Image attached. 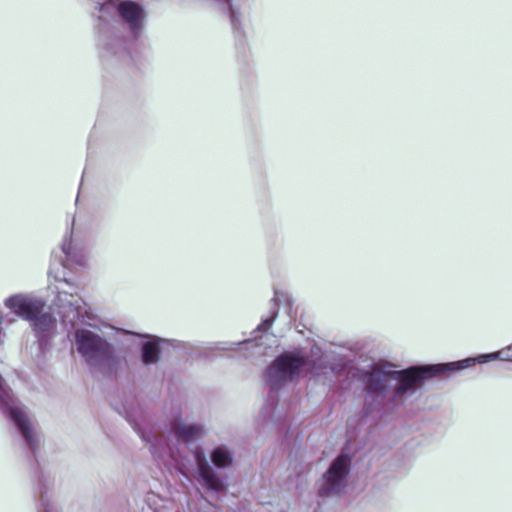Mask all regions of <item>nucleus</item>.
Here are the masks:
<instances>
[{
  "mask_svg": "<svg viewBox=\"0 0 512 512\" xmlns=\"http://www.w3.org/2000/svg\"><path fill=\"white\" fill-rule=\"evenodd\" d=\"M501 354L494 352L455 362L413 365L401 370L388 361L374 363L359 374L363 385V412L366 416L377 417L394 412L403 407L426 380L496 360Z\"/></svg>",
  "mask_w": 512,
  "mask_h": 512,
  "instance_id": "f257e3e1",
  "label": "nucleus"
},
{
  "mask_svg": "<svg viewBox=\"0 0 512 512\" xmlns=\"http://www.w3.org/2000/svg\"><path fill=\"white\" fill-rule=\"evenodd\" d=\"M100 59L106 67L132 64L129 42L142 36L148 18L140 0H87Z\"/></svg>",
  "mask_w": 512,
  "mask_h": 512,
  "instance_id": "f03ea898",
  "label": "nucleus"
},
{
  "mask_svg": "<svg viewBox=\"0 0 512 512\" xmlns=\"http://www.w3.org/2000/svg\"><path fill=\"white\" fill-rule=\"evenodd\" d=\"M130 424L141 440L148 445L157 463L168 465L176 461L178 449L171 444V437L174 436L177 444H185L192 453L195 462L194 477L197 482L210 492H219L224 489V480L217 473L219 469L224 468V445L216 446L208 459L203 447L198 444L205 433L201 424H186L176 419L170 423L168 433L144 429L135 421H130Z\"/></svg>",
  "mask_w": 512,
  "mask_h": 512,
  "instance_id": "7ed1b4c3",
  "label": "nucleus"
},
{
  "mask_svg": "<svg viewBox=\"0 0 512 512\" xmlns=\"http://www.w3.org/2000/svg\"><path fill=\"white\" fill-rule=\"evenodd\" d=\"M61 252L64 257L52 254L48 275L56 281L65 282L70 290H57L52 306L63 324L74 327L79 320L85 317L86 311H83L84 301L74 292L75 287L66 277L65 269H70L72 264L82 265L84 258L82 254L72 251L71 237L64 238L61 243Z\"/></svg>",
  "mask_w": 512,
  "mask_h": 512,
  "instance_id": "20e7f679",
  "label": "nucleus"
},
{
  "mask_svg": "<svg viewBox=\"0 0 512 512\" xmlns=\"http://www.w3.org/2000/svg\"><path fill=\"white\" fill-rule=\"evenodd\" d=\"M328 355L322 354L315 361H310L303 350L287 351L278 356L266 372L267 382L271 389H277L287 381L299 377L302 372L311 376L327 373Z\"/></svg>",
  "mask_w": 512,
  "mask_h": 512,
  "instance_id": "39448f33",
  "label": "nucleus"
},
{
  "mask_svg": "<svg viewBox=\"0 0 512 512\" xmlns=\"http://www.w3.org/2000/svg\"><path fill=\"white\" fill-rule=\"evenodd\" d=\"M73 337L76 351L87 365L104 374L111 375L116 371V349L109 340L86 328H76Z\"/></svg>",
  "mask_w": 512,
  "mask_h": 512,
  "instance_id": "423d86ee",
  "label": "nucleus"
},
{
  "mask_svg": "<svg viewBox=\"0 0 512 512\" xmlns=\"http://www.w3.org/2000/svg\"><path fill=\"white\" fill-rule=\"evenodd\" d=\"M0 410L15 427L22 438L28 453L37 462V451L39 448L38 436L30 423V419L21 407L20 402L14 397L10 387L0 375Z\"/></svg>",
  "mask_w": 512,
  "mask_h": 512,
  "instance_id": "0eeeda50",
  "label": "nucleus"
},
{
  "mask_svg": "<svg viewBox=\"0 0 512 512\" xmlns=\"http://www.w3.org/2000/svg\"><path fill=\"white\" fill-rule=\"evenodd\" d=\"M352 456L342 452L334 458L327 470L317 481V494L319 497H337L347 488L351 471Z\"/></svg>",
  "mask_w": 512,
  "mask_h": 512,
  "instance_id": "6e6552de",
  "label": "nucleus"
},
{
  "mask_svg": "<svg viewBox=\"0 0 512 512\" xmlns=\"http://www.w3.org/2000/svg\"><path fill=\"white\" fill-rule=\"evenodd\" d=\"M229 5V25L235 45L239 48L248 46V28L251 19L248 11L247 0H226Z\"/></svg>",
  "mask_w": 512,
  "mask_h": 512,
  "instance_id": "1a4fd4ad",
  "label": "nucleus"
},
{
  "mask_svg": "<svg viewBox=\"0 0 512 512\" xmlns=\"http://www.w3.org/2000/svg\"><path fill=\"white\" fill-rule=\"evenodd\" d=\"M4 305L19 318L32 322L45 312L46 301L30 294H14L4 300Z\"/></svg>",
  "mask_w": 512,
  "mask_h": 512,
  "instance_id": "9d476101",
  "label": "nucleus"
},
{
  "mask_svg": "<svg viewBox=\"0 0 512 512\" xmlns=\"http://www.w3.org/2000/svg\"><path fill=\"white\" fill-rule=\"evenodd\" d=\"M38 349L45 355L52 347L53 339L57 334V319L52 312L45 311L29 323Z\"/></svg>",
  "mask_w": 512,
  "mask_h": 512,
  "instance_id": "9b49d317",
  "label": "nucleus"
},
{
  "mask_svg": "<svg viewBox=\"0 0 512 512\" xmlns=\"http://www.w3.org/2000/svg\"><path fill=\"white\" fill-rule=\"evenodd\" d=\"M136 336L143 340L139 344L140 361L144 366L155 365L161 358V344L170 342L174 348H192L189 343L178 340H168L160 338L156 335L135 333Z\"/></svg>",
  "mask_w": 512,
  "mask_h": 512,
  "instance_id": "f8f14e48",
  "label": "nucleus"
},
{
  "mask_svg": "<svg viewBox=\"0 0 512 512\" xmlns=\"http://www.w3.org/2000/svg\"><path fill=\"white\" fill-rule=\"evenodd\" d=\"M278 310L279 302L275 296L270 301L269 315L262 319L261 323L256 328V332H267L278 316Z\"/></svg>",
  "mask_w": 512,
  "mask_h": 512,
  "instance_id": "ddd939ff",
  "label": "nucleus"
},
{
  "mask_svg": "<svg viewBox=\"0 0 512 512\" xmlns=\"http://www.w3.org/2000/svg\"><path fill=\"white\" fill-rule=\"evenodd\" d=\"M271 409H272V408H268V407H266V408H265V411L261 412L260 417H262V418H263V422H264V421H266V419H267V418H269V419L271 418V415H270V413H271Z\"/></svg>",
  "mask_w": 512,
  "mask_h": 512,
  "instance_id": "4468645a",
  "label": "nucleus"
},
{
  "mask_svg": "<svg viewBox=\"0 0 512 512\" xmlns=\"http://www.w3.org/2000/svg\"><path fill=\"white\" fill-rule=\"evenodd\" d=\"M225 458H226V467H227L232 462V456H231V454L227 450H226Z\"/></svg>",
  "mask_w": 512,
  "mask_h": 512,
  "instance_id": "2eb2a0df",
  "label": "nucleus"
},
{
  "mask_svg": "<svg viewBox=\"0 0 512 512\" xmlns=\"http://www.w3.org/2000/svg\"><path fill=\"white\" fill-rule=\"evenodd\" d=\"M2 324H3V317L0 315V344L3 342V340H2V335H3Z\"/></svg>",
  "mask_w": 512,
  "mask_h": 512,
  "instance_id": "dca6fc26",
  "label": "nucleus"
},
{
  "mask_svg": "<svg viewBox=\"0 0 512 512\" xmlns=\"http://www.w3.org/2000/svg\"><path fill=\"white\" fill-rule=\"evenodd\" d=\"M183 475L186 477V479H187V480H189V481H190V477H189L187 474H184V473H183Z\"/></svg>",
  "mask_w": 512,
  "mask_h": 512,
  "instance_id": "f3484780",
  "label": "nucleus"
}]
</instances>
